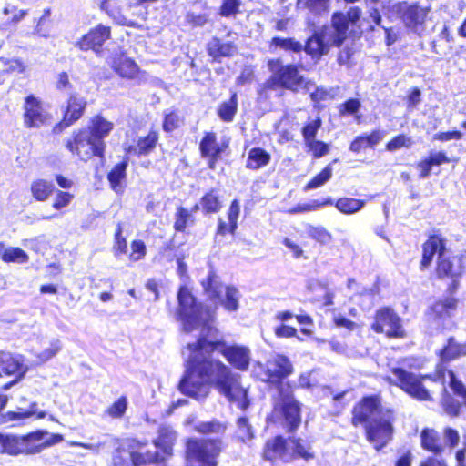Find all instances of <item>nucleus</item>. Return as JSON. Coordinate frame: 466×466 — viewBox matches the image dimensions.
Returning a JSON list of instances; mask_svg holds the SVG:
<instances>
[{"instance_id": "48", "label": "nucleus", "mask_w": 466, "mask_h": 466, "mask_svg": "<svg viewBox=\"0 0 466 466\" xmlns=\"http://www.w3.org/2000/svg\"><path fill=\"white\" fill-rule=\"evenodd\" d=\"M269 46L281 48L285 51H292L294 53H299L302 51V44L291 37L282 38L279 36H274L269 42Z\"/></svg>"}, {"instance_id": "28", "label": "nucleus", "mask_w": 466, "mask_h": 466, "mask_svg": "<svg viewBox=\"0 0 466 466\" xmlns=\"http://www.w3.org/2000/svg\"><path fill=\"white\" fill-rule=\"evenodd\" d=\"M128 157H124L116 163L106 175L110 188L116 194H123L126 188L127 177Z\"/></svg>"}, {"instance_id": "58", "label": "nucleus", "mask_w": 466, "mask_h": 466, "mask_svg": "<svg viewBox=\"0 0 466 466\" xmlns=\"http://www.w3.org/2000/svg\"><path fill=\"white\" fill-rule=\"evenodd\" d=\"M329 2L330 0H305L304 7L313 15H320L329 12Z\"/></svg>"}, {"instance_id": "5", "label": "nucleus", "mask_w": 466, "mask_h": 466, "mask_svg": "<svg viewBox=\"0 0 466 466\" xmlns=\"http://www.w3.org/2000/svg\"><path fill=\"white\" fill-rule=\"evenodd\" d=\"M448 364L438 360L434 371L425 374H416L402 367H392L390 368V373L393 377L387 376L384 380L389 384L399 388L413 400L421 402H432L434 401L435 393L426 387L425 381H441L444 384L446 374L449 376V371H453L446 368Z\"/></svg>"}, {"instance_id": "23", "label": "nucleus", "mask_w": 466, "mask_h": 466, "mask_svg": "<svg viewBox=\"0 0 466 466\" xmlns=\"http://www.w3.org/2000/svg\"><path fill=\"white\" fill-rule=\"evenodd\" d=\"M289 437L281 434H277L267 440L261 451L262 459L268 462L284 460L289 455Z\"/></svg>"}, {"instance_id": "44", "label": "nucleus", "mask_w": 466, "mask_h": 466, "mask_svg": "<svg viewBox=\"0 0 466 466\" xmlns=\"http://www.w3.org/2000/svg\"><path fill=\"white\" fill-rule=\"evenodd\" d=\"M0 258L5 263H26L29 260L27 253L18 247H10L0 250Z\"/></svg>"}, {"instance_id": "33", "label": "nucleus", "mask_w": 466, "mask_h": 466, "mask_svg": "<svg viewBox=\"0 0 466 466\" xmlns=\"http://www.w3.org/2000/svg\"><path fill=\"white\" fill-rule=\"evenodd\" d=\"M450 162L451 159L445 151L431 152L426 157L416 163V167L420 170L419 177H429L433 167L449 164Z\"/></svg>"}, {"instance_id": "40", "label": "nucleus", "mask_w": 466, "mask_h": 466, "mask_svg": "<svg viewBox=\"0 0 466 466\" xmlns=\"http://www.w3.org/2000/svg\"><path fill=\"white\" fill-rule=\"evenodd\" d=\"M0 453L9 456L22 455L21 435L0 432Z\"/></svg>"}, {"instance_id": "60", "label": "nucleus", "mask_w": 466, "mask_h": 466, "mask_svg": "<svg viewBox=\"0 0 466 466\" xmlns=\"http://www.w3.org/2000/svg\"><path fill=\"white\" fill-rule=\"evenodd\" d=\"M237 425L240 432L239 440L242 442L250 441L254 438V432L248 418L240 417L237 420Z\"/></svg>"}, {"instance_id": "36", "label": "nucleus", "mask_w": 466, "mask_h": 466, "mask_svg": "<svg viewBox=\"0 0 466 466\" xmlns=\"http://www.w3.org/2000/svg\"><path fill=\"white\" fill-rule=\"evenodd\" d=\"M289 444H291V452H289L290 459H301L308 462L315 458V452L311 445L300 437L289 436Z\"/></svg>"}, {"instance_id": "4", "label": "nucleus", "mask_w": 466, "mask_h": 466, "mask_svg": "<svg viewBox=\"0 0 466 466\" xmlns=\"http://www.w3.org/2000/svg\"><path fill=\"white\" fill-rule=\"evenodd\" d=\"M155 449L147 441L128 438L113 453L112 466H165L173 455V442L167 432H160L152 441Z\"/></svg>"}, {"instance_id": "16", "label": "nucleus", "mask_w": 466, "mask_h": 466, "mask_svg": "<svg viewBox=\"0 0 466 466\" xmlns=\"http://www.w3.org/2000/svg\"><path fill=\"white\" fill-rule=\"evenodd\" d=\"M460 302V299L454 294L439 298L426 309L425 317L430 323L445 329L446 323L457 313Z\"/></svg>"}, {"instance_id": "63", "label": "nucleus", "mask_w": 466, "mask_h": 466, "mask_svg": "<svg viewBox=\"0 0 466 466\" xmlns=\"http://www.w3.org/2000/svg\"><path fill=\"white\" fill-rule=\"evenodd\" d=\"M274 334L279 339H289L297 337L298 331L296 328L282 323L275 327Z\"/></svg>"}, {"instance_id": "14", "label": "nucleus", "mask_w": 466, "mask_h": 466, "mask_svg": "<svg viewBox=\"0 0 466 466\" xmlns=\"http://www.w3.org/2000/svg\"><path fill=\"white\" fill-rule=\"evenodd\" d=\"M229 139L220 142L216 132L205 131L198 143L200 157L207 163L210 170H215L219 161L229 152Z\"/></svg>"}, {"instance_id": "47", "label": "nucleus", "mask_w": 466, "mask_h": 466, "mask_svg": "<svg viewBox=\"0 0 466 466\" xmlns=\"http://www.w3.org/2000/svg\"><path fill=\"white\" fill-rule=\"evenodd\" d=\"M304 147L306 148V152L309 153L312 158L319 159L329 153L330 147L329 145L322 140H319L317 138L306 141Z\"/></svg>"}, {"instance_id": "52", "label": "nucleus", "mask_w": 466, "mask_h": 466, "mask_svg": "<svg viewBox=\"0 0 466 466\" xmlns=\"http://www.w3.org/2000/svg\"><path fill=\"white\" fill-rule=\"evenodd\" d=\"M307 233L311 239L320 245H327L333 238L332 234L322 226L308 225Z\"/></svg>"}, {"instance_id": "34", "label": "nucleus", "mask_w": 466, "mask_h": 466, "mask_svg": "<svg viewBox=\"0 0 466 466\" xmlns=\"http://www.w3.org/2000/svg\"><path fill=\"white\" fill-rule=\"evenodd\" d=\"M271 161V154L261 147H253L248 151L245 167L251 171L267 167Z\"/></svg>"}, {"instance_id": "38", "label": "nucleus", "mask_w": 466, "mask_h": 466, "mask_svg": "<svg viewBox=\"0 0 466 466\" xmlns=\"http://www.w3.org/2000/svg\"><path fill=\"white\" fill-rule=\"evenodd\" d=\"M37 403L32 402L29 405L28 410H24L22 408H19L17 411H7L1 415L0 420L2 423H9L14 421H21L25 419H28L34 415L37 419H44L46 416V411H37Z\"/></svg>"}, {"instance_id": "54", "label": "nucleus", "mask_w": 466, "mask_h": 466, "mask_svg": "<svg viewBox=\"0 0 466 466\" xmlns=\"http://www.w3.org/2000/svg\"><path fill=\"white\" fill-rule=\"evenodd\" d=\"M241 0H221L218 13L221 17H236L241 13Z\"/></svg>"}, {"instance_id": "17", "label": "nucleus", "mask_w": 466, "mask_h": 466, "mask_svg": "<svg viewBox=\"0 0 466 466\" xmlns=\"http://www.w3.org/2000/svg\"><path fill=\"white\" fill-rule=\"evenodd\" d=\"M108 64L111 70L121 79L133 81L137 85L146 80V72L126 51L113 54L109 57Z\"/></svg>"}, {"instance_id": "24", "label": "nucleus", "mask_w": 466, "mask_h": 466, "mask_svg": "<svg viewBox=\"0 0 466 466\" xmlns=\"http://www.w3.org/2000/svg\"><path fill=\"white\" fill-rule=\"evenodd\" d=\"M435 355L441 363H451L466 357V341L460 342L455 336H449L436 351Z\"/></svg>"}, {"instance_id": "51", "label": "nucleus", "mask_w": 466, "mask_h": 466, "mask_svg": "<svg viewBox=\"0 0 466 466\" xmlns=\"http://www.w3.org/2000/svg\"><path fill=\"white\" fill-rule=\"evenodd\" d=\"M0 369L6 375L23 374V365L11 355L0 356Z\"/></svg>"}, {"instance_id": "27", "label": "nucleus", "mask_w": 466, "mask_h": 466, "mask_svg": "<svg viewBox=\"0 0 466 466\" xmlns=\"http://www.w3.org/2000/svg\"><path fill=\"white\" fill-rule=\"evenodd\" d=\"M207 54L212 58L213 62H220L223 57H231L238 47L232 41L223 42L221 38L213 36L206 46Z\"/></svg>"}, {"instance_id": "49", "label": "nucleus", "mask_w": 466, "mask_h": 466, "mask_svg": "<svg viewBox=\"0 0 466 466\" xmlns=\"http://www.w3.org/2000/svg\"><path fill=\"white\" fill-rule=\"evenodd\" d=\"M112 252L116 258H119L127 252V241L123 236V228L121 223L116 225L114 232Z\"/></svg>"}, {"instance_id": "10", "label": "nucleus", "mask_w": 466, "mask_h": 466, "mask_svg": "<svg viewBox=\"0 0 466 466\" xmlns=\"http://www.w3.org/2000/svg\"><path fill=\"white\" fill-rule=\"evenodd\" d=\"M99 7L116 24L132 27H140L138 22L147 19V10L140 3L124 4L122 0H102Z\"/></svg>"}, {"instance_id": "57", "label": "nucleus", "mask_w": 466, "mask_h": 466, "mask_svg": "<svg viewBox=\"0 0 466 466\" xmlns=\"http://www.w3.org/2000/svg\"><path fill=\"white\" fill-rule=\"evenodd\" d=\"M147 255V247L142 239H134L130 243L128 258L132 262L142 260Z\"/></svg>"}, {"instance_id": "25", "label": "nucleus", "mask_w": 466, "mask_h": 466, "mask_svg": "<svg viewBox=\"0 0 466 466\" xmlns=\"http://www.w3.org/2000/svg\"><path fill=\"white\" fill-rule=\"evenodd\" d=\"M326 26H323L322 30H316L313 32L311 35H309L306 40L304 45H302V50L314 61H319L321 57L327 55L329 51L330 42H326L324 39V29Z\"/></svg>"}, {"instance_id": "53", "label": "nucleus", "mask_w": 466, "mask_h": 466, "mask_svg": "<svg viewBox=\"0 0 466 466\" xmlns=\"http://www.w3.org/2000/svg\"><path fill=\"white\" fill-rule=\"evenodd\" d=\"M332 177V167L329 164L325 166L316 176H314L308 183L304 186V190H310L323 186Z\"/></svg>"}, {"instance_id": "64", "label": "nucleus", "mask_w": 466, "mask_h": 466, "mask_svg": "<svg viewBox=\"0 0 466 466\" xmlns=\"http://www.w3.org/2000/svg\"><path fill=\"white\" fill-rule=\"evenodd\" d=\"M55 86L58 91H65L72 88L73 85L67 72L62 71L56 75Z\"/></svg>"}, {"instance_id": "12", "label": "nucleus", "mask_w": 466, "mask_h": 466, "mask_svg": "<svg viewBox=\"0 0 466 466\" xmlns=\"http://www.w3.org/2000/svg\"><path fill=\"white\" fill-rule=\"evenodd\" d=\"M449 387L451 392L446 388L442 390L440 406L447 416L457 418L466 408V385L454 371H449Z\"/></svg>"}, {"instance_id": "3", "label": "nucleus", "mask_w": 466, "mask_h": 466, "mask_svg": "<svg viewBox=\"0 0 466 466\" xmlns=\"http://www.w3.org/2000/svg\"><path fill=\"white\" fill-rule=\"evenodd\" d=\"M447 239L440 232L432 233L421 245L420 269H428L436 255L431 279L447 284V294H454L461 287V281L466 273L463 255L454 254L447 249Z\"/></svg>"}, {"instance_id": "62", "label": "nucleus", "mask_w": 466, "mask_h": 466, "mask_svg": "<svg viewBox=\"0 0 466 466\" xmlns=\"http://www.w3.org/2000/svg\"><path fill=\"white\" fill-rule=\"evenodd\" d=\"M442 435L444 437L446 445L453 449L455 448L460 441V434L459 431L452 427H445L442 431Z\"/></svg>"}, {"instance_id": "29", "label": "nucleus", "mask_w": 466, "mask_h": 466, "mask_svg": "<svg viewBox=\"0 0 466 466\" xmlns=\"http://www.w3.org/2000/svg\"><path fill=\"white\" fill-rule=\"evenodd\" d=\"M330 25L332 32L329 35V42L332 46L340 47L348 39L350 25L344 18V13L336 11L331 15Z\"/></svg>"}, {"instance_id": "6", "label": "nucleus", "mask_w": 466, "mask_h": 466, "mask_svg": "<svg viewBox=\"0 0 466 466\" xmlns=\"http://www.w3.org/2000/svg\"><path fill=\"white\" fill-rule=\"evenodd\" d=\"M295 372V367L289 356L277 353L265 362L257 361L253 368V378L277 394L296 390L295 383L289 378Z\"/></svg>"}, {"instance_id": "59", "label": "nucleus", "mask_w": 466, "mask_h": 466, "mask_svg": "<svg viewBox=\"0 0 466 466\" xmlns=\"http://www.w3.org/2000/svg\"><path fill=\"white\" fill-rule=\"evenodd\" d=\"M56 196L52 203L55 210H62L66 208L73 200L74 195L68 191L56 190Z\"/></svg>"}, {"instance_id": "1", "label": "nucleus", "mask_w": 466, "mask_h": 466, "mask_svg": "<svg viewBox=\"0 0 466 466\" xmlns=\"http://www.w3.org/2000/svg\"><path fill=\"white\" fill-rule=\"evenodd\" d=\"M177 298L176 315L183 330L190 333L198 327L205 330L195 342L187 346L190 354L178 383L179 391L198 399L207 396V385L213 386L229 401H238V407L246 410L249 405L248 390L242 387L239 376L220 360L212 358L211 354L218 351L233 369L247 371L251 360L249 349L243 345H229L222 338L216 339L220 332L213 325L215 310L198 301L186 285L178 288Z\"/></svg>"}, {"instance_id": "19", "label": "nucleus", "mask_w": 466, "mask_h": 466, "mask_svg": "<svg viewBox=\"0 0 466 466\" xmlns=\"http://www.w3.org/2000/svg\"><path fill=\"white\" fill-rule=\"evenodd\" d=\"M112 37V28L102 23L96 25L84 34L76 43L75 46L81 51H93L100 56L104 51V45Z\"/></svg>"}, {"instance_id": "18", "label": "nucleus", "mask_w": 466, "mask_h": 466, "mask_svg": "<svg viewBox=\"0 0 466 466\" xmlns=\"http://www.w3.org/2000/svg\"><path fill=\"white\" fill-rule=\"evenodd\" d=\"M64 441L61 433L49 435L46 430L38 429L21 435L22 455H35Z\"/></svg>"}, {"instance_id": "2", "label": "nucleus", "mask_w": 466, "mask_h": 466, "mask_svg": "<svg viewBox=\"0 0 466 466\" xmlns=\"http://www.w3.org/2000/svg\"><path fill=\"white\" fill-rule=\"evenodd\" d=\"M395 410L388 408L382 410V397L380 392L362 396L352 407L350 424L362 426L366 441L380 451L393 438Z\"/></svg>"}, {"instance_id": "22", "label": "nucleus", "mask_w": 466, "mask_h": 466, "mask_svg": "<svg viewBox=\"0 0 466 466\" xmlns=\"http://www.w3.org/2000/svg\"><path fill=\"white\" fill-rule=\"evenodd\" d=\"M85 127L87 130L86 134L106 152L105 139L114 130V123L106 119L101 113H97L90 117L88 125Z\"/></svg>"}, {"instance_id": "39", "label": "nucleus", "mask_w": 466, "mask_h": 466, "mask_svg": "<svg viewBox=\"0 0 466 466\" xmlns=\"http://www.w3.org/2000/svg\"><path fill=\"white\" fill-rule=\"evenodd\" d=\"M56 191L52 181L46 178L34 179L30 185V192L33 198L37 202L46 201Z\"/></svg>"}, {"instance_id": "61", "label": "nucleus", "mask_w": 466, "mask_h": 466, "mask_svg": "<svg viewBox=\"0 0 466 466\" xmlns=\"http://www.w3.org/2000/svg\"><path fill=\"white\" fill-rule=\"evenodd\" d=\"M360 106L358 98H350L339 105V113L340 116L354 115L360 110Z\"/></svg>"}, {"instance_id": "50", "label": "nucleus", "mask_w": 466, "mask_h": 466, "mask_svg": "<svg viewBox=\"0 0 466 466\" xmlns=\"http://www.w3.org/2000/svg\"><path fill=\"white\" fill-rule=\"evenodd\" d=\"M321 127L322 119L319 116L307 120L300 129L303 143L317 138L318 132Z\"/></svg>"}, {"instance_id": "31", "label": "nucleus", "mask_w": 466, "mask_h": 466, "mask_svg": "<svg viewBox=\"0 0 466 466\" xmlns=\"http://www.w3.org/2000/svg\"><path fill=\"white\" fill-rule=\"evenodd\" d=\"M159 142V132L151 128L147 135L139 137L136 144L130 147L129 151L136 157H147L155 151Z\"/></svg>"}, {"instance_id": "46", "label": "nucleus", "mask_w": 466, "mask_h": 466, "mask_svg": "<svg viewBox=\"0 0 466 466\" xmlns=\"http://www.w3.org/2000/svg\"><path fill=\"white\" fill-rule=\"evenodd\" d=\"M127 407L128 399L126 395H122L105 410L104 414L110 419H122L127 410Z\"/></svg>"}, {"instance_id": "7", "label": "nucleus", "mask_w": 466, "mask_h": 466, "mask_svg": "<svg viewBox=\"0 0 466 466\" xmlns=\"http://www.w3.org/2000/svg\"><path fill=\"white\" fill-rule=\"evenodd\" d=\"M266 423L281 427L287 433H295L302 423V403L296 399L295 390L277 394L272 408L266 416Z\"/></svg>"}, {"instance_id": "21", "label": "nucleus", "mask_w": 466, "mask_h": 466, "mask_svg": "<svg viewBox=\"0 0 466 466\" xmlns=\"http://www.w3.org/2000/svg\"><path fill=\"white\" fill-rule=\"evenodd\" d=\"M23 122L26 128H39L50 122L51 116L44 109L40 98L33 94L25 97Z\"/></svg>"}, {"instance_id": "45", "label": "nucleus", "mask_w": 466, "mask_h": 466, "mask_svg": "<svg viewBox=\"0 0 466 466\" xmlns=\"http://www.w3.org/2000/svg\"><path fill=\"white\" fill-rule=\"evenodd\" d=\"M228 423L222 422L217 419H212L208 421H202L196 425L195 430L202 434H223L228 429Z\"/></svg>"}, {"instance_id": "20", "label": "nucleus", "mask_w": 466, "mask_h": 466, "mask_svg": "<svg viewBox=\"0 0 466 466\" xmlns=\"http://www.w3.org/2000/svg\"><path fill=\"white\" fill-rule=\"evenodd\" d=\"M268 88L281 87L297 92L305 84V78L299 74V66L288 64L280 66L273 74Z\"/></svg>"}, {"instance_id": "8", "label": "nucleus", "mask_w": 466, "mask_h": 466, "mask_svg": "<svg viewBox=\"0 0 466 466\" xmlns=\"http://www.w3.org/2000/svg\"><path fill=\"white\" fill-rule=\"evenodd\" d=\"M383 14L389 19L398 18L408 32L420 35L426 28L431 6L420 2L389 0L381 5Z\"/></svg>"}, {"instance_id": "41", "label": "nucleus", "mask_w": 466, "mask_h": 466, "mask_svg": "<svg viewBox=\"0 0 466 466\" xmlns=\"http://www.w3.org/2000/svg\"><path fill=\"white\" fill-rule=\"evenodd\" d=\"M238 108V100L237 92H232L230 97L221 102L217 107V115L223 122L229 123L233 121Z\"/></svg>"}, {"instance_id": "15", "label": "nucleus", "mask_w": 466, "mask_h": 466, "mask_svg": "<svg viewBox=\"0 0 466 466\" xmlns=\"http://www.w3.org/2000/svg\"><path fill=\"white\" fill-rule=\"evenodd\" d=\"M87 105L86 99L79 93L68 94L65 105L62 106V117L52 127V133L61 134L65 129L75 125L84 116Z\"/></svg>"}, {"instance_id": "35", "label": "nucleus", "mask_w": 466, "mask_h": 466, "mask_svg": "<svg viewBox=\"0 0 466 466\" xmlns=\"http://www.w3.org/2000/svg\"><path fill=\"white\" fill-rule=\"evenodd\" d=\"M199 209L198 204H195L191 209H187L183 206H178L174 214L173 228L176 232L185 233L188 226H193L196 218L192 212Z\"/></svg>"}, {"instance_id": "43", "label": "nucleus", "mask_w": 466, "mask_h": 466, "mask_svg": "<svg viewBox=\"0 0 466 466\" xmlns=\"http://www.w3.org/2000/svg\"><path fill=\"white\" fill-rule=\"evenodd\" d=\"M185 118L177 108L165 112L163 115L162 129L170 134L184 125Z\"/></svg>"}, {"instance_id": "56", "label": "nucleus", "mask_w": 466, "mask_h": 466, "mask_svg": "<svg viewBox=\"0 0 466 466\" xmlns=\"http://www.w3.org/2000/svg\"><path fill=\"white\" fill-rule=\"evenodd\" d=\"M412 144L413 141L410 137L405 134H398L386 143L385 148L390 152H393L401 147H410Z\"/></svg>"}, {"instance_id": "37", "label": "nucleus", "mask_w": 466, "mask_h": 466, "mask_svg": "<svg viewBox=\"0 0 466 466\" xmlns=\"http://www.w3.org/2000/svg\"><path fill=\"white\" fill-rule=\"evenodd\" d=\"M384 133L379 129H374L369 134L357 136L350 144V150L359 154L368 147H374L382 138Z\"/></svg>"}, {"instance_id": "42", "label": "nucleus", "mask_w": 466, "mask_h": 466, "mask_svg": "<svg viewBox=\"0 0 466 466\" xmlns=\"http://www.w3.org/2000/svg\"><path fill=\"white\" fill-rule=\"evenodd\" d=\"M366 201L352 197H341L333 201L335 208L344 215H352L360 211L365 206Z\"/></svg>"}, {"instance_id": "11", "label": "nucleus", "mask_w": 466, "mask_h": 466, "mask_svg": "<svg viewBox=\"0 0 466 466\" xmlns=\"http://www.w3.org/2000/svg\"><path fill=\"white\" fill-rule=\"evenodd\" d=\"M86 127L72 131L65 140V147L73 158L84 163L94 158L104 159L106 152L86 134Z\"/></svg>"}, {"instance_id": "9", "label": "nucleus", "mask_w": 466, "mask_h": 466, "mask_svg": "<svg viewBox=\"0 0 466 466\" xmlns=\"http://www.w3.org/2000/svg\"><path fill=\"white\" fill-rule=\"evenodd\" d=\"M200 285L207 299L215 304L213 309L208 307L209 309L216 311L218 303L228 311H236L238 309V289L234 286H225L213 266H209L208 274L200 281Z\"/></svg>"}, {"instance_id": "13", "label": "nucleus", "mask_w": 466, "mask_h": 466, "mask_svg": "<svg viewBox=\"0 0 466 466\" xmlns=\"http://www.w3.org/2000/svg\"><path fill=\"white\" fill-rule=\"evenodd\" d=\"M370 329L376 334H383L389 339H403L406 336L400 317L388 306L375 311Z\"/></svg>"}, {"instance_id": "30", "label": "nucleus", "mask_w": 466, "mask_h": 466, "mask_svg": "<svg viewBox=\"0 0 466 466\" xmlns=\"http://www.w3.org/2000/svg\"><path fill=\"white\" fill-rule=\"evenodd\" d=\"M420 447L432 455H441L445 451L440 432L433 428H423L420 434Z\"/></svg>"}, {"instance_id": "55", "label": "nucleus", "mask_w": 466, "mask_h": 466, "mask_svg": "<svg viewBox=\"0 0 466 466\" xmlns=\"http://www.w3.org/2000/svg\"><path fill=\"white\" fill-rule=\"evenodd\" d=\"M333 199L330 197H327L322 200H313L311 203H304L298 204L294 208H292L289 212L290 213H304L309 211H313L319 208H321L326 206H332Z\"/></svg>"}, {"instance_id": "26", "label": "nucleus", "mask_w": 466, "mask_h": 466, "mask_svg": "<svg viewBox=\"0 0 466 466\" xmlns=\"http://www.w3.org/2000/svg\"><path fill=\"white\" fill-rule=\"evenodd\" d=\"M240 214V204L238 199H233L227 210L228 222L223 218H218L217 228L215 231L216 236L225 237L228 234L235 235L238 229V220Z\"/></svg>"}, {"instance_id": "32", "label": "nucleus", "mask_w": 466, "mask_h": 466, "mask_svg": "<svg viewBox=\"0 0 466 466\" xmlns=\"http://www.w3.org/2000/svg\"><path fill=\"white\" fill-rule=\"evenodd\" d=\"M198 206L204 215L218 213L223 208L220 190L217 187L208 188L200 197Z\"/></svg>"}]
</instances>
